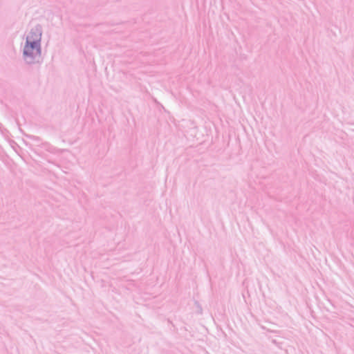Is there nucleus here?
<instances>
[{
	"label": "nucleus",
	"mask_w": 354,
	"mask_h": 354,
	"mask_svg": "<svg viewBox=\"0 0 354 354\" xmlns=\"http://www.w3.org/2000/svg\"><path fill=\"white\" fill-rule=\"evenodd\" d=\"M41 36V32L39 28L32 29L27 36L26 43L40 45Z\"/></svg>",
	"instance_id": "f03ea898"
},
{
	"label": "nucleus",
	"mask_w": 354,
	"mask_h": 354,
	"mask_svg": "<svg viewBox=\"0 0 354 354\" xmlns=\"http://www.w3.org/2000/svg\"><path fill=\"white\" fill-rule=\"evenodd\" d=\"M40 55V45L26 43L24 55L26 59H32Z\"/></svg>",
	"instance_id": "f257e3e1"
}]
</instances>
